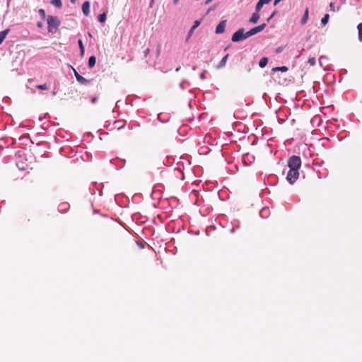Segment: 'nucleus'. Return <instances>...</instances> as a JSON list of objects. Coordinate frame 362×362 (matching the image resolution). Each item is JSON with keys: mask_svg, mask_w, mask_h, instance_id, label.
I'll return each instance as SVG.
<instances>
[{"mask_svg": "<svg viewBox=\"0 0 362 362\" xmlns=\"http://www.w3.org/2000/svg\"><path fill=\"white\" fill-rule=\"evenodd\" d=\"M47 20V29L49 33H54L59 27L61 22L57 16H48Z\"/></svg>", "mask_w": 362, "mask_h": 362, "instance_id": "obj_1", "label": "nucleus"}, {"mask_svg": "<svg viewBox=\"0 0 362 362\" xmlns=\"http://www.w3.org/2000/svg\"><path fill=\"white\" fill-rule=\"evenodd\" d=\"M288 166L291 169L299 170L301 166V159L298 156H292L288 160Z\"/></svg>", "mask_w": 362, "mask_h": 362, "instance_id": "obj_2", "label": "nucleus"}, {"mask_svg": "<svg viewBox=\"0 0 362 362\" xmlns=\"http://www.w3.org/2000/svg\"><path fill=\"white\" fill-rule=\"evenodd\" d=\"M244 28H240L233 33L231 37V40L234 42H238L247 38L246 37V33H245Z\"/></svg>", "mask_w": 362, "mask_h": 362, "instance_id": "obj_3", "label": "nucleus"}, {"mask_svg": "<svg viewBox=\"0 0 362 362\" xmlns=\"http://www.w3.org/2000/svg\"><path fill=\"white\" fill-rule=\"evenodd\" d=\"M299 177V172L298 170L289 169L287 173L286 180L290 184H293Z\"/></svg>", "mask_w": 362, "mask_h": 362, "instance_id": "obj_4", "label": "nucleus"}, {"mask_svg": "<svg viewBox=\"0 0 362 362\" xmlns=\"http://www.w3.org/2000/svg\"><path fill=\"white\" fill-rule=\"evenodd\" d=\"M266 27V24L263 23L262 25H259L258 26H256L252 29H250L249 31L246 33V37H250L261 31H262L264 28Z\"/></svg>", "mask_w": 362, "mask_h": 362, "instance_id": "obj_5", "label": "nucleus"}, {"mask_svg": "<svg viewBox=\"0 0 362 362\" xmlns=\"http://www.w3.org/2000/svg\"><path fill=\"white\" fill-rule=\"evenodd\" d=\"M74 70V75H75V77L76 78V81L82 84V85H85V86H87L90 83V80H88L86 78H85L84 77H83L82 76H81L77 71L76 69H73Z\"/></svg>", "mask_w": 362, "mask_h": 362, "instance_id": "obj_6", "label": "nucleus"}, {"mask_svg": "<svg viewBox=\"0 0 362 362\" xmlns=\"http://www.w3.org/2000/svg\"><path fill=\"white\" fill-rule=\"evenodd\" d=\"M226 23H227V21L226 20H223L221 21L218 24V25L216 26V34H222L224 33L225 31V28H226Z\"/></svg>", "mask_w": 362, "mask_h": 362, "instance_id": "obj_7", "label": "nucleus"}, {"mask_svg": "<svg viewBox=\"0 0 362 362\" xmlns=\"http://www.w3.org/2000/svg\"><path fill=\"white\" fill-rule=\"evenodd\" d=\"M201 23V21H195L194 22V25L192 26V28L189 29L188 33H187V36L186 37V41H188L189 40V38L192 37V35H193L194 33V30L199 26Z\"/></svg>", "mask_w": 362, "mask_h": 362, "instance_id": "obj_8", "label": "nucleus"}, {"mask_svg": "<svg viewBox=\"0 0 362 362\" xmlns=\"http://www.w3.org/2000/svg\"><path fill=\"white\" fill-rule=\"evenodd\" d=\"M82 11L84 16H87L90 13V2L86 1L82 5Z\"/></svg>", "mask_w": 362, "mask_h": 362, "instance_id": "obj_9", "label": "nucleus"}, {"mask_svg": "<svg viewBox=\"0 0 362 362\" xmlns=\"http://www.w3.org/2000/svg\"><path fill=\"white\" fill-rule=\"evenodd\" d=\"M69 204L67 202L61 203L58 206V210H59V211H60L62 213L66 212L69 210Z\"/></svg>", "mask_w": 362, "mask_h": 362, "instance_id": "obj_10", "label": "nucleus"}, {"mask_svg": "<svg viewBox=\"0 0 362 362\" xmlns=\"http://www.w3.org/2000/svg\"><path fill=\"white\" fill-rule=\"evenodd\" d=\"M308 16H309V9H308V8H306L305 10L304 14L302 16L301 20H300V23L302 25H305L307 23V21L308 20Z\"/></svg>", "mask_w": 362, "mask_h": 362, "instance_id": "obj_11", "label": "nucleus"}, {"mask_svg": "<svg viewBox=\"0 0 362 362\" xmlns=\"http://www.w3.org/2000/svg\"><path fill=\"white\" fill-rule=\"evenodd\" d=\"M16 165L21 170H25L27 169L28 167V165L25 163L22 160H17Z\"/></svg>", "mask_w": 362, "mask_h": 362, "instance_id": "obj_12", "label": "nucleus"}, {"mask_svg": "<svg viewBox=\"0 0 362 362\" xmlns=\"http://www.w3.org/2000/svg\"><path fill=\"white\" fill-rule=\"evenodd\" d=\"M269 214V209L268 208H262L259 211V216L263 218H267Z\"/></svg>", "mask_w": 362, "mask_h": 362, "instance_id": "obj_13", "label": "nucleus"}, {"mask_svg": "<svg viewBox=\"0 0 362 362\" xmlns=\"http://www.w3.org/2000/svg\"><path fill=\"white\" fill-rule=\"evenodd\" d=\"M228 54H227L226 55H225L222 59L221 60V62L218 63V64L217 65V68L218 69H221V68H223L226 66V62H227V59H228Z\"/></svg>", "mask_w": 362, "mask_h": 362, "instance_id": "obj_14", "label": "nucleus"}, {"mask_svg": "<svg viewBox=\"0 0 362 362\" xmlns=\"http://www.w3.org/2000/svg\"><path fill=\"white\" fill-rule=\"evenodd\" d=\"M9 31V29H6L0 32V45L3 42L6 35L8 34Z\"/></svg>", "mask_w": 362, "mask_h": 362, "instance_id": "obj_15", "label": "nucleus"}, {"mask_svg": "<svg viewBox=\"0 0 362 362\" xmlns=\"http://www.w3.org/2000/svg\"><path fill=\"white\" fill-rule=\"evenodd\" d=\"M259 18V15L257 13H252V15L250 19V22L255 24V23H257Z\"/></svg>", "mask_w": 362, "mask_h": 362, "instance_id": "obj_16", "label": "nucleus"}, {"mask_svg": "<svg viewBox=\"0 0 362 362\" xmlns=\"http://www.w3.org/2000/svg\"><path fill=\"white\" fill-rule=\"evenodd\" d=\"M78 47H79V49H80V55L81 57H83L84 55V53H85V47L83 46L82 40H81V39L78 40Z\"/></svg>", "mask_w": 362, "mask_h": 362, "instance_id": "obj_17", "label": "nucleus"}, {"mask_svg": "<svg viewBox=\"0 0 362 362\" xmlns=\"http://www.w3.org/2000/svg\"><path fill=\"white\" fill-rule=\"evenodd\" d=\"M96 59L95 56H90L88 59V67L93 68L95 65Z\"/></svg>", "mask_w": 362, "mask_h": 362, "instance_id": "obj_18", "label": "nucleus"}, {"mask_svg": "<svg viewBox=\"0 0 362 362\" xmlns=\"http://www.w3.org/2000/svg\"><path fill=\"white\" fill-rule=\"evenodd\" d=\"M268 63V58L266 57H262L259 62V66L261 68H264Z\"/></svg>", "mask_w": 362, "mask_h": 362, "instance_id": "obj_19", "label": "nucleus"}, {"mask_svg": "<svg viewBox=\"0 0 362 362\" xmlns=\"http://www.w3.org/2000/svg\"><path fill=\"white\" fill-rule=\"evenodd\" d=\"M288 67L286 66H277V67L273 68L272 71L273 72H276V71L286 72L288 71Z\"/></svg>", "mask_w": 362, "mask_h": 362, "instance_id": "obj_20", "label": "nucleus"}, {"mask_svg": "<svg viewBox=\"0 0 362 362\" xmlns=\"http://www.w3.org/2000/svg\"><path fill=\"white\" fill-rule=\"evenodd\" d=\"M107 18L106 12H103L98 16V20L100 23H105Z\"/></svg>", "mask_w": 362, "mask_h": 362, "instance_id": "obj_21", "label": "nucleus"}, {"mask_svg": "<svg viewBox=\"0 0 362 362\" xmlns=\"http://www.w3.org/2000/svg\"><path fill=\"white\" fill-rule=\"evenodd\" d=\"M25 156V153L23 151H18L16 153V160H22L23 159L24 156Z\"/></svg>", "mask_w": 362, "mask_h": 362, "instance_id": "obj_22", "label": "nucleus"}, {"mask_svg": "<svg viewBox=\"0 0 362 362\" xmlns=\"http://www.w3.org/2000/svg\"><path fill=\"white\" fill-rule=\"evenodd\" d=\"M53 6H56L57 8H62V2L61 0H52L50 2Z\"/></svg>", "mask_w": 362, "mask_h": 362, "instance_id": "obj_23", "label": "nucleus"}, {"mask_svg": "<svg viewBox=\"0 0 362 362\" xmlns=\"http://www.w3.org/2000/svg\"><path fill=\"white\" fill-rule=\"evenodd\" d=\"M329 19V15L327 13L325 14L324 16L321 19V24L322 25H325L328 23Z\"/></svg>", "mask_w": 362, "mask_h": 362, "instance_id": "obj_24", "label": "nucleus"}, {"mask_svg": "<svg viewBox=\"0 0 362 362\" xmlns=\"http://www.w3.org/2000/svg\"><path fill=\"white\" fill-rule=\"evenodd\" d=\"M358 40L360 42H362V23H360L358 26Z\"/></svg>", "mask_w": 362, "mask_h": 362, "instance_id": "obj_25", "label": "nucleus"}, {"mask_svg": "<svg viewBox=\"0 0 362 362\" xmlns=\"http://www.w3.org/2000/svg\"><path fill=\"white\" fill-rule=\"evenodd\" d=\"M38 13L40 16H41L42 20H45L46 18V13L45 11L43 8H40L38 11Z\"/></svg>", "mask_w": 362, "mask_h": 362, "instance_id": "obj_26", "label": "nucleus"}, {"mask_svg": "<svg viewBox=\"0 0 362 362\" xmlns=\"http://www.w3.org/2000/svg\"><path fill=\"white\" fill-rule=\"evenodd\" d=\"M36 88L38 89H40V90H48L49 87L47 84L45 83V84L37 85L36 86Z\"/></svg>", "mask_w": 362, "mask_h": 362, "instance_id": "obj_27", "label": "nucleus"}, {"mask_svg": "<svg viewBox=\"0 0 362 362\" xmlns=\"http://www.w3.org/2000/svg\"><path fill=\"white\" fill-rule=\"evenodd\" d=\"M263 5L264 4L260 1V0H259L257 4H256V7H255L256 11L257 12L261 10V8H262Z\"/></svg>", "mask_w": 362, "mask_h": 362, "instance_id": "obj_28", "label": "nucleus"}, {"mask_svg": "<svg viewBox=\"0 0 362 362\" xmlns=\"http://www.w3.org/2000/svg\"><path fill=\"white\" fill-rule=\"evenodd\" d=\"M308 62L310 66H314L316 64V59L315 57H310Z\"/></svg>", "mask_w": 362, "mask_h": 362, "instance_id": "obj_29", "label": "nucleus"}, {"mask_svg": "<svg viewBox=\"0 0 362 362\" xmlns=\"http://www.w3.org/2000/svg\"><path fill=\"white\" fill-rule=\"evenodd\" d=\"M206 70H204L199 75V77L202 80H204L206 76H205V74H206Z\"/></svg>", "mask_w": 362, "mask_h": 362, "instance_id": "obj_30", "label": "nucleus"}, {"mask_svg": "<svg viewBox=\"0 0 362 362\" xmlns=\"http://www.w3.org/2000/svg\"><path fill=\"white\" fill-rule=\"evenodd\" d=\"M329 8H330V11H334V12L335 11V6H334V3L331 2V3L329 4Z\"/></svg>", "mask_w": 362, "mask_h": 362, "instance_id": "obj_31", "label": "nucleus"}, {"mask_svg": "<svg viewBox=\"0 0 362 362\" xmlns=\"http://www.w3.org/2000/svg\"><path fill=\"white\" fill-rule=\"evenodd\" d=\"M327 58L324 56H321L319 59V64L320 66H322V62L324 60V59H326Z\"/></svg>", "mask_w": 362, "mask_h": 362, "instance_id": "obj_32", "label": "nucleus"}, {"mask_svg": "<svg viewBox=\"0 0 362 362\" xmlns=\"http://www.w3.org/2000/svg\"><path fill=\"white\" fill-rule=\"evenodd\" d=\"M97 100H98V97L97 96L93 97L91 98V100H90L91 103H93V104L95 103Z\"/></svg>", "mask_w": 362, "mask_h": 362, "instance_id": "obj_33", "label": "nucleus"}, {"mask_svg": "<svg viewBox=\"0 0 362 362\" xmlns=\"http://www.w3.org/2000/svg\"><path fill=\"white\" fill-rule=\"evenodd\" d=\"M239 228V225H238L237 226L233 227V228L230 229V233H235V230H236L237 228Z\"/></svg>", "mask_w": 362, "mask_h": 362, "instance_id": "obj_34", "label": "nucleus"}, {"mask_svg": "<svg viewBox=\"0 0 362 362\" xmlns=\"http://www.w3.org/2000/svg\"><path fill=\"white\" fill-rule=\"evenodd\" d=\"M37 26L39 28H42L43 26H44V23L42 22H37Z\"/></svg>", "mask_w": 362, "mask_h": 362, "instance_id": "obj_35", "label": "nucleus"}, {"mask_svg": "<svg viewBox=\"0 0 362 362\" xmlns=\"http://www.w3.org/2000/svg\"><path fill=\"white\" fill-rule=\"evenodd\" d=\"M272 0H260V1L264 5L269 4Z\"/></svg>", "mask_w": 362, "mask_h": 362, "instance_id": "obj_36", "label": "nucleus"}, {"mask_svg": "<svg viewBox=\"0 0 362 362\" xmlns=\"http://www.w3.org/2000/svg\"><path fill=\"white\" fill-rule=\"evenodd\" d=\"M184 83L185 81H182L180 83V87L182 90H184L185 89V87H184Z\"/></svg>", "mask_w": 362, "mask_h": 362, "instance_id": "obj_37", "label": "nucleus"}, {"mask_svg": "<svg viewBox=\"0 0 362 362\" xmlns=\"http://www.w3.org/2000/svg\"><path fill=\"white\" fill-rule=\"evenodd\" d=\"M158 119H159L161 122H166L167 120H162L160 117V114L158 115Z\"/></svg>", "mask_w": 362, "mask_h": 362, "instance_id": "obj_38", "label": "nucleus"}, {"mask_svg": "<svg viewBox=\"0 0 362 362\" xmlns=\"http://www.w3.org/2000/svg\"><path fill=\"white\" fill-rule=\"evenodd\" d=\"M154 1H155V0H151L150 4H149V7H150V8H152V7H153V4H154Z\"/></svg>", "mask_w": 362, "mask_h": 362, "instance_id": "obj_39", "label": "nucleus"}, {"mask_svg": "<svg viewBox=\"0 0 362 362\" xmlns=\"http://www.w3.org/2000/svg\"><path fill=\"white\" fill-rule=\"evenodd\" d=\"M126 103H127V104H128V103H130V104L132 105V103L129 101V96H128V97L126 98Z\"/></svg>", "mask_w": 362, "mask_h": 362, "instance_id": "obj_40", "label": "nucleus"}, {"mask_svg": "<svg viewBox=\"0 0 362 362\" xmlns=\"http://www.w3.org/2000/svg\"><path fill=\"white\" fill-rule=\"evenodd\" d=\"M282 51V48L279 47L276 49V53H280Z\"/></svg>", "mask_w": 362, "mask_h": 362, "instance_id": "obj_41", "label": "nucleus"}, {"mask_svg": "<svg viewBox=\"0 0 362 362\" xmlns=\"http://www.w3.org/2000/svg\"><path fill=\"white\" fill-rule=\"evenodd\" d=\"M274 13H272V14L269 17V18L267 19V21H269V20H270L271 18H272L274 17Z\"/></svg>", "mask_w": 362, "mask_h": 362, "instance_id": "obj_42", "label": "nucleus"}, {"mask_svg": "<svg viewBox=\"0 0 362 362\" xmlns=\"http://www.w3.org/2000/svg\"><path fill=\"white\" fill-rule=\"evenodd\" d=\"M274 13H272V14L269 17V18L267 19V21H269V20H270L271 18H272L274 17Z\"/></svg>", "mask_w": 362, "mask_h": 362, "instance_id": "obj_43", "label": "nucleus"}, {"mask_svg": "<svg viewBox=\"0 0 362 362\" xmlns=\"http://www.w3.org/2000/svg\"><path fill=\"white\" fill-rule=\"evenodd\" d=\"M11 0H7V7H9Z\"/></svg>", "mask_w": 362, "mask_h": 362, "instance_id": "obj_44", "label": "nucleus"}, {"mask_svg": "<svg viewBox=\"0 0 362 362\" xmlns=\"http://www.w3.org/2000/svg\"><path fill=\"white\" fill-rule=\"evenodd\" d=\"M212 1V0H206L205 1V4H209V3H211Z\"/></svg>", "mask_w": 362, "mask_h": 362, "instance_id": "obj_45", "label": "nucleus"}, {"mask_svg": "<svg viewBox=\"0 0 362 362\" xmlns=\"http://www.w3.org/2000/svg\"><path fill=\"white\" fill-rule=\"evenodd\" d=\"M179 0H173L174 4H177L178 3Z\"/></svg>", "mask_w": 362, "mask_h": 362, "instance_id": "obj_46", "label": "nucleus"}, {"mask_svg": "<svg viewBox=\"0 0 362 362\" xmlns=\"http://www.w3.org/2000/svg\"><path fill=\"white\" fill-rule=\"evenodd\" d=\"M180 67H177V68L175 69V71H176V72H177V71H180Z\"/></svg>", "mask_w": 362, "mask_h": 362, "instance_id": "obj_47", "label": "nucleus"}, {"mask_svg": "<svg viewBox=\"0 0 362 362\" xmlns=\"http://www.w3.org/2000/svg\"><path fill=\"white\" fill-rule=\"evenodd\" d=\"M76 0H70V1L72 3V4H74L76 2Z\"/></svg>", "mask_w": 362, "mask_h": 362, "instance_id": "obj_48", "label": "nucleus"}, {"mask_svg": "<svg viewBox=\"0 0 362 362\" xmlns=\"http://www.w3.org/2000/svg\"><path fill=\"white\" fill-rule=\"evenodd\" d=\"M52 95H56V92H55V91H53V92H52Z\"/></svg>", "mask_w": 362, "mask_h": 362, "instance_id": "obj_49", "label": "nucleus"}, {"mask_svg": "<svg viewBox=\"0 0 362 362\" xmlns=\"http://www.w3.org/2000/svg\"><path fill=\"white\" fill-rule=\"evenodd\" d=\"M211 10H213V8H209V11H208V12H209V11H211Z\"/></svg>", "mask_w": 362, "mask_h": 362, "instance_id": "obj_50", "label": "nucleus"}, {"mask_svg": "<svg viewBox=\"0 0 362 362\" xmlns=\"http://www.w3.org/2000/svg\"><path fill=\"white\" fill-rule=\"evenodd\" d=\"M192 69H193V70H195V69H196V67H195V66H193Z\"/></svg>", "mask_w": 362, "mask_h": 362, "instance_id": "obj_51", "label": "nucleus"}]
</instances>
